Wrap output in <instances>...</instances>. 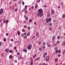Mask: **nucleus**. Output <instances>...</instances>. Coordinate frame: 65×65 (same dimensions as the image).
I'll return each mask as SVG.
<instances>
[{
    "label": "nucleus",
    "instance_id": "obj_1",
    "mask_svg": "<svg viewBox=\"0 0 65 65\" xmlns=\"http://www.w3.org/2000/svg\"><path fill=\"white\" fill-rule=\"evenodd\" d=\"M43 15V13H39L37 15L38 17H42V16Z\"/></svg>",
    "mask_w": 65,
    "mask_h": 65
},
{
    "label": "nucleus",
    "instance_id": "obj_2",
    "mask_svg": "<svg viewBox=\"0 0 65 65\" xmlns=\"http://www.w3.org/2000/svg\"><path fill=\"white\" fill-rule=\"evenodd\" d=\"M32 48V45L29 44L27 45V48L28 50H31Z\"/></svg>",
    "mask_w": 65,
    "mask_h": 65
},
{
    "label": "nucleus",
    "instance_id": "obj_3",
    "mask_svg": "<svg viewBox=\"0 0 65 65\" xmlns=\"http://www.w3.org/2000/svg\"><path fill=\"white\" fill-rule=\"evenodd\" d=\"M52 21L51 18H50L49 19H46V23H48V22H51Z\"/></svg>",
    "mask_w": 65,
    "mask_h": 65
},
{
    "label": "nucleus",
    "instance_id": "obj_4",
    "mask_svg": "<svg viewBox=\"0 0 65 65\" xmlns=\"http://www.w3.org/2000/svg\"><path fill=\"white\" fill-rule=\"evenodd\" d=\"M43 11V10L42 9H40L38 10V13H42V12Z\"/></svg>",
    "mask_w": 65,
    "mask_h": 65
},
{
    "label": "nucleus",
    "instance_id": "obj_5",
    "mask_svg": "<svg viewBox=\"0 0 65 65\" xmlns=\"http://www.w3.org/2000/svg\"><path fill=\"white\" fill-rule=\"evenodd\" d=\"M55 14V11L53 9H52L51 10V14L52 15H54Z\"/></svg>",
    "mask_w": 65,
    "mask_h": 65
},
{
    "label": "nucleus",
    "instance_id": "obj_6",
    "mask_svg": "<svg viewBox=\"0 0 65 65\" xmlns=\"http://www.w3.org/2000/svg\"><path fill=\"white\" fill-rule=\"evenodd\" d=\"M3 12V9H1L0 10V14H2V13Z\"/></svg>",
    "mask_w": 65,
    "mask_h": 65
},
{
    "label": "nucleus",
    "instance_id": "obj_7",
    "mask_svg": "<svg viewBox=\"0 0 65 65\" xmlns=\"http://www.w3.org/2000/svg\"><path fill=\"white\" fill-rule=\"evenodd\" d=\"M49 60V56H48L46 57V61H48Z\"/></svg>",
    "mask_w": 65,
    "mask_h": 65
},
{
    "label": "nucleus",
    "instance_id": "obj_8",
    "mask_svg": "<svg viewBox=\"0 0 65 65\" xmlns=\"http://www.w3.org/2000/svg\"><path fill=\"white\" fill-rule=\"evenodd\" d=\"M47 55V52H45L44 54L43 57L44 58H45V56Z\"/></svg>",
    "mask_w": 65,
    "mask_h": 65
},
{
    "label": "nucleus",
    "instance_id": "obj_9",
    "mask_svg": "<svg viewBox=\"0 0 65 65\" xmlns=\"http://www.w3.org/2000/svg\"><path fill=\"white\" fill-rule=\"evenodd\" d=\"M47 16H48V17H49L51 16V14L49 12H47Z\"/></svg>",
    "mask_w": 65,
    "mask_h": 65
},
{
    "label": "nucleus",
    "instance_id": "obj_10",
    "mask_svg": "<svg viewBox=\"0 0 65 65\" xmlns=\"http://www.w3.org/2000/svg\"><path fill=\"white\" fill-rule=\"evenodd\" d=\"M30 65H32L33 64V60H31L30 61Z\"/></svg>",
    "mask_w": 65,
    "mask_h": 65
},
{
    "label": "nucleus",
    "instance_id": "obj_11",
    "mask_svg": "<svg viewBox=\"0 0 65 65\" xmlns=\"http://www.w3.org/2000/svg\"><path fill=\"white\" fill-rule=\"evenodd\" d=\"M9 51V49H8V48H7L5 50V52H7V53H8Z\"/></svg>",
    "mask_w": 65,
    "mask_h": 65
},
{
    "label": "nucleus",
    "instance_id": "obj_12",
    "mask_svg": "<svg viewBox=\"0 0 65 65\" xmlns=\"http://www.w3.org/2000/svg\"><path fill=\"white\" fill-rule=\"evenodd\" d=\"M22 58V56H19L18 57V59L19 60H21Z\"/></svg>",
    "mask_w": 65,
    "mask_h": 65
},
{
    "label": "nucleus",
    "instance_id": "obj_13",
    "mask_svg": "<svg viewBox=\"0 0 65 65\" xmlns=\"http://www.w3.org/2000/svg\"><path fill=\"white\" fill-rule=\"evenodd\" d=\"M62 18H65V14H62Z\"/></svg>",
    "mask_w": 65,
    "mask_h": 65
},
{
    "label": "nucleus",
    "instance_id": "obj_14",
    "mask_svg": "<svg viewBox=\"0 0 65 65\" xmlns=\"http://www.w3.org/2000/svg\"><path fill=\"white\" fill-rule=\"evenodd\" d=\"M23 52H25V53H27V49H25L23 50Z\"/></svg>",
    "mask_w": 65,
    "mask_h": 65
},
{
    "label": "nucleus",
    "instance_id": "obj_15",
    "mask_svg": "<svg viewBox=\"0 0 65 65\" xmlns=\"http://www.w3.org/2000/svg\"><path fill=\"white\" fill-rule=\"evenodd\" d=\"M9 59H12V55H10L9 56Z\"/></svg>",
    "mask_w": 65,
    "mask_h": 65
},
{
    "label": "nucleus",
    "instance_id": "obj_16",
    "mask_svg": "<svg viewBox=\"0 0 65 65\" xmlns=\"http://www.w3.org/2000/svg\"><path fill=\"white\" fill-rule=\"evenodd\" d=\"M39 60V58L38 57L36 58V61H38V60Z\"/></svg>",
    "mask_w": 65,
    "mask_h": 65
},
{
    "label": "nucleus",
    "instance_id": "obj_17",
    "mask_svg": "<svg viewBox=\"0 0 65 65\" xmlns=\"http://www.w3.org/2000/svg\"><path fill=\"white\" fill-rule=\"evenodd\" d=\"M3 21L4 23H6V21L5 19H3Z\"/></svg>",
    "mask_w": 65,
    "mask_h": 65
},
{
    "label": "nucleus",
    "instance_id": "obj_18",
    "mask_svg": "<svg viewBox=\"0 0 65 65\" xmlns=\"http://www.w3.org/2000/svg\"><path fill=\"white\" fill-rule=\"evenodd\" d=\"M58 47H55V51H57V50H58Z\"/></svg>",
    "mask_w": 65,
    "mask_h": 65
},
{
    "label": "nucleus",
    "instance_id": "obj_19",
    "mask_svg": "<svg viewBox=\"0 0 65 65\" xmlns=\"http://www.w3.org/2000/svg\"><path fill=\"white\" fill-rule=\"evenodd\" d=\"M27 36H30V33L28 32L27 33Z\"/></svg>",
    "mask_w": 65,
    "mask_h": 65
},
{
    "label": "nucleus",
    "instance_id": "obj_20",
    "mask_svg": "<svg viewBox=\"0 0 65 65\" xmlns=\"http://www.w3.org/2000/svg\"><path fill=\"white\" fill-rule=\"evenodd\" d=\"M27 37L25 35L24 37V39H26L27 38Z\"/></svg>",
    "mask_w": 65,
    "mask_h": 65
},
{
    "label": "nucleus",
    "instance_id": "obj_21",
    "mask_svg": "<svg viewBox=\"0 0 65 65\" xmlns=\"http://www.w3.org/2000/svg\"><path fill=\"white\" fill-rule=\"evenodd\" d=\"M20 31H18V35H20Z\"/></svg>",
    "mask_w": 65,
    "mask_h": 65
},
{
    "label": "nucleus",
    "instance_id": "obj_22",
    "mask_svg": "<svg viewBox=\"0 0 65 65\" xmlns=\"http://www.w3.org/2000/svg\"><path fill=\"white\" fill-rule=\"evenodd\" d=\"M47 46L48 47H51V44H48L47 45Z\"/></svg>",
    "mask_w": 65,
    "mask_h": 65
},
{
    "label": "nucleus",
    "instance_id": "obj_23",
    "mask_svg": "<svg viewBox=\"0 0 65 65\" xmlns=\"http://www.w3.org/2000/svg\"><path fill=\"white\" fill-rule=\"evenodd\" d=\"M49 24H50V26H52L53 25V24L52 23H50Z\"/></svg>",
    "mask_w": 65,
    "mask_h": 65
},
{
    "label": "nucleus",
    "instance_id": "obj_24",
    "mask_svg": "<svg viewBox=\"0 0 65 65\" xmlns=\"http://www.w3.org/2000/svg\"><path fill=\"white\" fill-rule=\"evenodd\" d=\"M9 52H10V53H13V51H12L11 50H10L9 51Z\"/></svg>",
    "mask_w": 65,
    "mask_h": 65
},
{
    "label": "nucleus",
    "instance_id": "obj_25",
    "mask_svg": "<svg viewBox=\"0 0 65 65\" xmlns=\"http://www.w3.org/2000/svg\"><path fill=\"white\" fill-rule=\"evenodd\" d=\"M36 54H35L33 56L34 58H35L36 57Z\"/></svg>",
    "mask_w": 65,
    "mask_h": 65
},
{
    "label": "nucleus",
    "instance_id": "obj_26",
    "mask_svg": "<svg viewBox=\"0 0 65 65\" xmlns=\"http://www.w3.org/2000/svg\"><path fill=\"white\" fill-rule=\"evenodd\" d=\"M25 14H27V11H24Z\"/></svg>",
    "mask_w": 65,
    "mask_h": 65
},
{
    "label": "nucleus",
    "instance_id": "obj_27",
    "mask_svg": "<svg viewBox=\"0 0 65 65\" xmlns=\"http://www.w3.org/2000/svg\"><path fill=\"white\" fill-rule=\"evenodd\" d=\"M60 38V36H58L57 37V38L58 39H59Z\"/></svg>",
    "mask_w": 65,
    "mask_h": 65
},
{
    "label": "nucleus",
    "instance_id": "obj_28",
    "mask_svg": "<svg viewBox=\"0 0 65 65\" xmlns=\"http://www.w3.org/2000/svg\"><path fill=\"white\" fill-rule=\"evenodd\" d=\"M43 45H45V42H43Z\"/></svg>",
    "mask_w": 65,
    "mask_h": 65
},
{
    "label": "nucleus",
    "instance_id": "obj_29",
    "mask_svg": "<svg viewBox=\"0 0 65 65\" xmlns=\"http://www.w3.org/2000/svg\"><path fill=\"white\" fill-rule=\"evenodd\" d=\"M22 5H24L25 4V3H24V2H22Z\"/></svg>",
    "mask_w": 65,
    "mask_h": 65
},
{
    "label": "nucleus",
    "instance_id": "obj_30",
    "mask_svg": "<svg viewBox=\"0 0 65 65\" xmlns=\"http://www.w3.org/2000/svg\"><path fill=\"white\" fill-rule=\"evenodd\" d=\"M58 59L57 58H56L55 59V61L56 62H57V61H58Z\"/></svg>",
    "mask_w": 65,
    "mask_h": 65
},
{
    "label": "nucleus",
    "instance_id": "obj_31",
    "mask_svg": "<svg viewBox=\"0 0 65 65\" xmlns=\"http://www.w3.org/2000/svg\"><path fill=\"white\" fill-rule=\"evenodd\" d=\"M24 35L23 34H22L21 35V36L22 37H24Z\"/></svg>",
    "mask_w": 65,
    "mask_h": 65
},
{
    "label": "nucleus",
    "instance_id": "obj_32",
    "mask_svg": "<svg viewBox=\"0 0 65 65\" xmlns=\"http://www.w3.org/2000/svg\"><path fill=\"white\" fill-rule=\"evenodd\" d=\"M39 35V34H37L36 35V37H38V36Z\"/></svg>",
    "mask_w": 65,
    "mask_h": 65
},
{
    "label": "nucleus",
    "instance_id": "obj_33",
    "mask_svg": "<svg viewBox=\"0 0 65 65\" xmlns=\"http://www.w3.org/2000/svg\"><path fill=\"white\" fill-rule=\"evenodd\" d=\"M34 6H32L31 7V8L32 9H34Z\"/></svg>",
    "mask_w": 65,
    "mask_h": 65
},
{
    "label": "nucleus",
    "instance_id": "obj_34",
    "mask_svg": "<svg viewBox=\"0 0 65 65\" xmlns=\"http://www.w3.org/2000/svg\"><path fill=\"white\" fill-rule=\"evenodd\" d=\"M55 36H53L52 37V39H55Z\"/></svg>",
    "mask_w": 65,
    "mask_h": 65
},
{
    "label": "nucleus",
    "instance_id": "obj_35",
    "mask_svg": "<svg viewBox=\"0 0 65 65\" xmlns=\"http://www.w3.org/2000/svg\"><path fill=\"white\" fill-rule=\"evenodd\" d=\"M32 21V20L31 19H30L29 20V22H31Z\"/></svg>",
    "mask_w": 65,
    "mask_h": 65
},
{
    "label": "nucleus",
    "instance_id": "obj_36",
    "mask_svg": "<svg viewBox=\"0 0 65 65\" xmlns=\"http://www.w3.org/2000/svg\"><path fill=\"white\" fill-rule=\"evenodd\" d=\"M15 11H18V9H17V8H15Z\"/></svg>",
    "mask_w": 65,
    "mask_h": 65
},
{
    "label": "nucleus",
    "instance_id": "obj_37",
    "mask_svg": "<svg viewBox=\"0 0 65 65\" xmlns=\"http://www.w3.org/2000/svg\"><path fill=\"white\" fill-rule=\"evenodd\" d=\"M22 32H25V30L24 29H23L22 30Z\"/></svg>",
    "mask_w": 65,
    "mask_h": 65
},
{
    "label": "nucleus",
    "instance_id": "obj_38",
    "mask_svg": "<svg viewBox=\"0 0 65 65\" xmlns=\"http://www.w3.org/2000/svg\"><path fill=\"white\" fill-rule=\"evenodd\" d=\"M61 5H63V2H61Z\"/></svg>",
    "mask_w": 65,
    "mask_h": 65
},
{
    "label": "nucleus",
    "instance_id": "obj_39",
    "mask_svg": "<svg viewBox=\"0 0 65 65\" xmlns=\"http://www.w3.org/2000/svg\"><path fill=\"white\" fill-rule=\"evenodd\" d=\"M56 51L55 52V54H57L58 53V50H56Z\"/></svg>",
    "mask_w": 65,
    "mask_h": 65
},
{
    "label": "nucleus",
    "instance_id": "obj_40",
    "mask_svg": "<svg viewBox=\"0 0 65 65\" xmlns=\"http://www.w3.org/2000/svg\"><path fill=\"white\" fill-rule=\"evenodd\" d=\"M40 0H38L37 1V3H38L39 2H40Z\"/></svg>",
    "mask_w": 65,
    "mask_h": 65
},
{
    "label": "nucleus",
    "instance_id": "obj_41",
    "mask_svg": "<svg viewBox=\"0 0 65 65\" xmlns=\"http://www.w3.org/2000/svg\"><path fill=\"white\" fill-rule=\"evenodd\" d=\"M59 43H60V42L59 41H57V43L58 44Z\"/></svg>",
    "mask_w": 65,
    "mask_h": 65
},
{
    "label": "nucleus",
    "instance_id": "obj_42",
    "mask_svg": "<svg viewBox=\"0 0 65 65\" xmlns=\"http://www.w3.org/2000/svg\"><path fill=\"white\" fill-rule=\"evenodd\" d=\"M39 50L40 51H41L42 50V49L40 47L39 48Z\"/></svg>",
    "mask_w": 65,
    "mask_h": 65
},
{
    "label": "nucleus",
    "instance_id": "obj_43",
    "mask_svg": "<svg viewBox=\"0 0 65 65\" xmlns=\"http://www.w3.org/2000/svg\"><path fill=\"white\" fill-rule=\"evenodd\" d=\"M43 49H44V48H45V46H44L43 47Z\"/></svg>",
    "mask_w": 65,
    "mask_h": 65
},
{
    "label": "nucleus",
    "instance_id": "obj_44",
    "mask_svg": "<svg viewBox=\"0 0 65 65\" xmlns=\"http://www.w3.org/2000/svg\"><path fill=\"white\" fill-rule=\"evenodd\" d=\"M11 41H13V39H11Z\"/></svg>",
    "mask_w": 65,
    "mask_h": 65
},
{
    "label": "nucleus",
    "instance_id": "obj_45",
    "mask_svg": "<svg viewBox=\"0 0 65 65\" xmlns=\"http://www.w3.org/2000/svg\"><path fill=\"white\" fill-rule=\"evenodd\" d=\"M41 41H39V44H41Z\"/></svg>",
    "mask_w": 65,
    "mask_h": 65
},
{
    "label": "nucleus",
    "instance_id": "obj_46",
    "mask_svg": "<svg viewBox=\"0 0 65 65\" xmlns=\"http://www.w3.org/2000/svg\"><path fill=\"white\" fill-rule=\"evenodd\" d=\"M24 28H27V26H26V25H25L24 26Z\"/></svg>",
    "mask_w": 65,
    "mask_h": 65
},
{
    "label": "nucleus",
    "instance_id": "obj_47",
    "mask_svg": "<svg viewBox=\"0 0 65 65\" xmlns=\"http://www.w3.org/2000/svg\"><path fill=\"white\" fill-rule=\"evenodd\" d=\"M6 23H7L8 22V20H7L6 21Z\"/></svg>",
    "mask_w": 65,
    "mask_h": 65
},
{
    "label": "nucleus",
    "instance_id": "obj_48",
    "mask_svg": "<svg viewBox=\"0 0 65 65\" xmlns=\"http://www.w3.org/2000/svg\"><path fill=\"white\" fill-rule=\"evenodd\" d=\"M6 36H8V33H7L6 34Z\"/></svg>",
    "mask_w": 65,
    "mask_h": 65
},
{
    "label": "nucleus",
    "instance_id": "obj_49",
    "mask_svg": "<svg viewBox=\"0 0 65 65\" xmlns=\"http://www.w3.org/2000/svg\"><path fill=\"white\" fill-rule=\"evenodd\" d=\"M2 45V42H0V46H1Z\"/></svg>",
    "mask_w": 65,
    "mask_h": 65
},
{
    "label": "nucleus",
    "instance_id": "obj_50",
    "mask_svg": "<svg viewBox=\"0 0 65 65\" xmlns=\"http://www.w3.org/2000/svg\"><path fill=\"white\" fill-rule=\"evenodd\" d=\"M6 39H4V41H6Z\"/></svg>",
    "mask_w": 65,
    "mask_h": 65
},
{
    "label": "nucleus",
    "instance_id": "obj_51",
    "mask_svg": "<svg viewBox=\"0 0 65 65\" xmlns=\"http://www.w3.org/2000/svg\"><path fill=\"white\" fill-rule=\"evenodd\" d=\"M17 55H19V54H20V53H19L18 52L17 53Z\"/></svg>",
    "mask_w": 65,
    "mask_h": 65
},
{
    "label": "nucleus",
    "instance_id": "obj_52",
    "mask_svg": "<svg viewBox=\"0 0 65 65\" xmlns=\"http://www.w3.org/2000/svg\"><path fill=\"white\" fill-rule=\"evenodd\" d=\"M42 65H45V63H43L42 64Z\"/></svg>",
    "mask_w": 65,
    "mask_h": 65
},
{
    "label": "nucleus",
    "instance_id": "obj_53",
    "mask_svg": "<svg viewBox=\"0 0 65 65\" xmlns=\"http://www.w3.org/2000/svg\"><path fill=\"white\" fill-rule=\"evenodd\" d=\"M61 53V51L59 50L58 51V53Z\"/></svg>",
    "mask_w": 65,
    "mask_h": 65
},
{
    "label": "nucleus",
    "instance_id": "obj_54",
    "mask_svg": "<svg viewBox=\"0 0 65 65\" xmlns=\"http://www.w3.org/2000/svg\"><path fill=\"white\" fill-rule=\"evenodd\" d=\"M35 7L36 8H37V7H38V6H37V5H36Z\"/></svg>",
    "mask_w": 65,
    "mask_h": 65
},
{
    "label": "nucleus",
    "instance_id": "obj_55",
    "mask_svg": "<svg viewBox=\"0 0 65 65\" xmlns=\"http://www.w3.org/2000/svg\"><path fill=\"white\" fill-rule=\"evenodd\" d=\"M65 52L64 51H63V54H65Z\"/></svg>",
    "mask_w": 65,
    "mask_h": 65
},
{
    "label": "nucleus",
    "instance_id": "obj_56",
    "mask_svg": "<svg viewBox=\"0 0 65 65\" xmlns=\"http://www.w3.org/2000/svg\"><path fill=\"white\" fill-rule=\"evenodd\" d=\"M3 25V23H1V26H2Z\"/></svg>",
    "mask_w": 65,
    "mask_h": 65
},
{
    "label": "nucleus",
    "instance_id": "obj_57",
    "mask_svg": "<svg viewBox=\"0 0 65 65\" xmlns=\"http://www.w3.org/2000/svg\"><path fill=\"white\" fill-rule=\"evenodd\" d=\"M36 22H35L34 23V24L35 25H36Z\"/></svg>",
    "mask_w": 65,
    "mask_h": 65
},
{
    "label": "nucleus",
    "instance_id": "obj_58",
    "mask_svg": "<svg viewBox=\"0 0 65 65\" xmlns=\"http://www.w3.org/2000/svg\"><path fill=\"white\" fill-rule=\"evenodd\" d=\"M26 15H25L24 16V18H26Z\"/></svg>",
    "mask_w": 65,
    "mask_h": 65
},
{
    "label": "nucleus",
    "instance_id": "obj_59",
    "mask_svg": "<svg viewBox=\"0 0 65 65\" xmlns=\"http://www.w3.org/2000/svg\"><path fill=\"white\" fill-rule=\"evenodd\" d=\"M30 29V27H28V29Z\"/></svg>",
    "mask_w": 65,
    "mask_h": 65
},
{
    "label": "nucleus",
    "instance_id": "obj_60",
    "mask_svg": "<svg viewBox=\"0 0 65 65\" xmlns=\"http://www.w3.org/2000/svg\"><path fill=\"white\" fill-rule=\"evenodd\" d=\"M17 62V60H15L14 61V62H15V63H16V62Z\"/></svg>",
    "mask_w": 65,
    "mask_h": 65
},
{
    "label": "nucleus",
    "instance_id": "obj_61",
    "mask_svg": "<svg viewBox=\"0 0 65 65\" xmlns=\"http://www.w3.org/2000/svg\"><path fill=\"white\" fill-rule=\"evenodd\" d=\"M63 44H64V45H65V42H63Z\"/></svg>",
    "mask_w": 65,
    "mask_h": 65
},
{
    "label": "nucleus",
    "instance_id": "obj_62",
    "mask_svg": "<svg viewBox=\"0 0 65 65\" xmlns=\"http://www.w3.org/2000/svg\"><path fill=\"white\" fill-rule=\"evenodd\" d=\"M28 17H26V20H28Z\"/></svg>",
    "mask_w": 65,
    "mask_h": 65
},
{
    "label": "nucleus",
    "instance_id": "obj_63",
    "mask_svg": "<svg viewBox=\"0 0 65 65\" xmlns=\"http://www.w3.org/2000/svg\"><path fill=\"white\" fill-rule=\"evenodd\" d=\"M25 8H27V6H25Z\"/></svg>",
    "mask_w": 65,
    "mask_h": 65
},
{
    "label": "nucleus",
    "instance_id": "obj_64",
    "mask_svg": "<svg viewBox=\"0 0 65 65\" xmlns=\"http://www.w3.org/2000/svg\"><path fill=\"white\" fill-rule=\"evenodd\" d=\"M56 65H59V64L58 63H57Z\"/></svg>",
    "mask_w": 65,
    "mask_h": 65
}]
</instances>
